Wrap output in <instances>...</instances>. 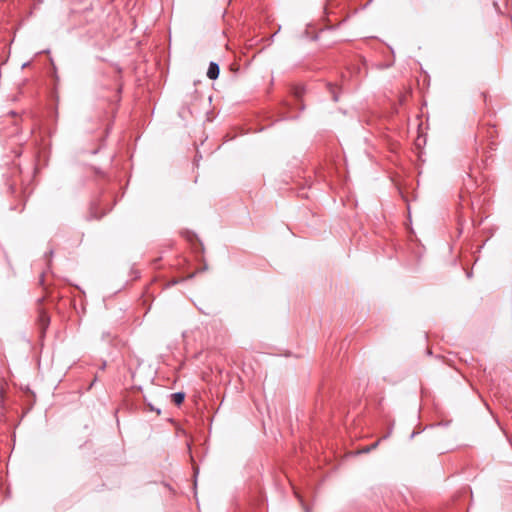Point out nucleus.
<instances>
[{
    "mask_svg": "<svg viewBox=\"0 0 512 512\" xmlns=\"http://www.w3.org/2000/svg\"><path fill=\"white\" fill-rule=\"evenodd\" d=\"M172 397V401L176 404V405H180L183 403L184 399H185V393L184 392H176V393H173L171 395Z\"/></svg>",
    "mask_w": 512,
    "mask_h": 512,
    "instance_id": "obj_2",
    "label": "nucleus"
},
{
    "mask_svg": "<svg viewBox=\"0 0 512 512\" xmlns=\"http://www.w3.org/2000/svg\"><path fill=\"white\" fill-rule=\"evenodd\" d=\"M331 93H332V98H333V100H334V101H338V96H337V94L335 93V91H334V88H333V87H331Z\"/></svg>",
    "mask_w": 512,
    "mask_h": 512,
    "instance_id": "obj_4",
    "label": "nucleus"
},
{
    "mask_svg": "<svg viewBox=\"0 0 512 512\" xmlns=\"http://www.w3.org/2000/svg\"><path fill=\"white\" fill-rule=\"evenodd\" d=\"M45 319L46 322H49V319H47L45 316H43V320Z\"/></svg>",
    "mask_w": 512,
    "mask_h": 512,
    "instance_id": "obj_6",
    "label": "nucleus"
},
{
    "mask_svg": "<svg viewBox=\"0 0 512 512\" xmlns=\"http://www.w3.org/2000/svg\"><path fill=\"white\" fill-rule=\"evenodd\" d=\"M150 410L152 411H156L157 414H160L161 413V410L160 409H155L153 406L150 405Z\"/></svg>",
    "mask_w": 512,
    "mask_h": 512,
    "instance_id": "obj_5",
    "label": "nucleus"
},
{
    "mask_svg": "<svg viewBox=\"0 0 512 512\" xmlns=\"http://www.w3.org/2000/svg\"><path fill=\"white\" fill-rule=\"evenodd\" d=\"M220 72L219 65L215 62H211L208 67L207 76L211 80L218 78Z\"/></svg>",
    "mask_w": 512,
    "mask_h": 512,
    "instance_id": "obj_1",
    "label": "nucleus"
},
{
    "mask_svg": "<svg viewBox=\"0 0 512 512\" xmlns=\"http://www.w3.org/2000/svg\"><path fill=\"white\" fill-rule=\"evenodd\" d=\"M380 440H378L377 442L373 443L371 446L367 447L364 451L365 452H369L371 451L372 449L376 448L379 444Z\"/></svg>",
    "mask_w": 512,
    "mask_h": 512,
    "instance_id": "obj_3",
    "label": "nucleus"
}]
</instances>
